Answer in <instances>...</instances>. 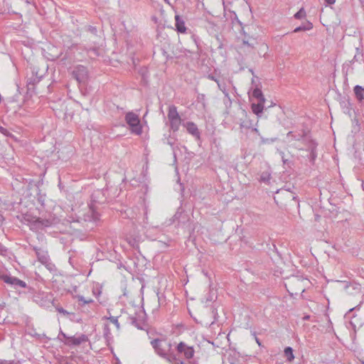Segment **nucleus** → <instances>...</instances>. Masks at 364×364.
<instances>
[{
  "label": "nucleus",
  "instance_id": "obj_1",
  "mask_svg": "<svg viewBox=\"0 0 364 364\" xmlns=\"http://www.w3.org/2000/svg\"><path fill=\"white\" fill-rule=\"evenodd\" d=\"M125 120L129 125L133 133L139 135L142 132V127L138 115L132 112H128L125 116Z\"/></svg>",
  "mask_w": 364,
  "mask_h": 364
},
{
  "label": "nucleus",
  "instance_id": "obj_2",
  "mask_svg": "<svg viewBox=\"0 0 364 364\" xmlns=\"http://www.w3.org/2000/svg\"><path fill=\"white\" fill-rule=\"evenodd\" d=\"M168 118L170 121L171 127L173 131L178 129L181 124V117L175 106H170L168 112Z\"/></svg>",
  "mask_w": 364,
  "mask_h": 364
},
{
  "label": "nucleus",
  "instance_id": "obj_3",
  "mask_svg": "<svg viewBox=\"0 0 364 364\" xmlns=\"http://www.w3.org/2000/svg\"><path fill=\"white\" fill-rule=\"evenodd\" d=\"M64 338V342L66 345H74L78 346L82 343L87 341V337L85 335H80L77 337L75 336H67L65 333H63Z\"/></svg>",
  "mask_w": 364,
  "mask_h": 364
},
{
  "label": "nucleus",
  "instance_id": "obj_4",
  "mask_svg": "<svg viewBox=\"0 0 364 364\" xmlns=\"http://www.w3.org/2000/svg\"><path fill=\"white\" fill-rule=\"evenodd\" d=\"M176 350L179 353H183L186 358H192L194 355V349L191 346H187L183 342H180L177 346Z\"/></svg>",
  "mask_w": 364,
  "mask_h": 364
},
{
  "label": "nucleus",
  "instance_id": "obj_5",
  "mask_svg": "<svg viewBox=\"0 0 364 364\" xmlns=\"http://www.w3.org/2000/svg\"><path fill=\"white\" fill-rule=\"evenodd\" d=\"M175 21H176V30L181 33H184L186 32V25H185V22L184 21H183L180 16L178 15H176L175 16Z\"/></svg>",
  "mask_w": 364,
  "mask_h": 364
},
{
  "label": "nucleus",
  "instance_id": "obj_6",
  "mask_svg": "<svg viewBox=\"0 0 364 364\" xmlns=\"http://www.w3.org/2000/svg\"><path fill=\"white\" fill-rule=\"evenodd\" d=\"M164 342L159 339H155L151 341V345L156 350V353L160 355H164L166 354L165 350L162 349Z\"/></svg>",
  "mask_w": 364,
  "mask_h": 364
},
{
  "label": "nucleus",
  "instance_id": "obj_7",
  "mask_svg": "<svg viewBox=\"0 0 364 364\" xmlns=\"http://www.w3.org/2000/svg\"><path fill=\"white\" fill-rule=\"evenodd\" d=\"M186 127L188 132L196 137H199V131L196 124L193 122H189L186 124Z\"/></svg>",
  "mask_w": 364,
  "mask_h": 364
},
{
  "label": "nucleus",
  "instance_id": "obj_8",
  "mask_svg": "<svg viewBox=\"0 0 364 364\" xmlns=\"http://www.w3.org/2000/svg\"><path fill=\"white\" fill-rule=\"evenodd\" d=\"M264 99H262L260 103L258 104H252V110L254 114L256 115H259L261 114L264 110Z\"/></svg>",
  "mask_w": 364,
  "mask_h": 364
},
{
  "label": "nucleus",
  "instance_id": "obj_9",
  "mask_svg": "<svg viewBox=\"0 0 364 364\" xmlns=\"http://www.w3.org/2000/svg\"><path fill=\"white\" fill-rule=\"evenodd\" d=\"M354 92H355L356 97L359 100H362L364 99V89L362 87H360L359 85H356L354 87Z\"/></svg>",
  "mask_w": 364,
  "mask_h": 364
},
{
  "label": "nucleus",
  "instance_id": "obj_10",
  "mask_svg": "<svg viewBox=\"0 0 364 364\" xmlns=\"http://www.w3.org/2000/svg\"><path fill=\"white\" fill-rule=\"evenodd\" d=\"M284 353H285L286 356L287 357L289 361H291L294 360V355L293 354V350L291 347H287L284 349Z\"/></svg>",
  "mask_w": 364,
  "mask_h": 364
},
{
  "label": "nucleus",
  "instance_id": "obj_11",
  "mask_svg": "<svg viewBox=\"0 0 364 364\" xmlns=\"http://www.w3.org/2000/svg\"><path fill=\"white\" fill-rule=\"evenodd\" d=\"M1 279H3V281L4 282L14 285V280L15 277H10L9 275H3L1 277Z\"/></svg>",
  "mask_w": 364,
  "mask_h": 364
},
{
  "label": "nucleus",
  "instance_id": "obj_12",
  "mask_svg": "<svg viewBox=\"0 0 364 364\" xmlns=\"http://www.w3.org/2000/svg\"><path fill=\"white\" fill-rule=\"evenodd\" d=\"M306 16V12L304 9H301L297 13L295 14L294 17L297 19L303 18Z\"/></svg>",
  "mask_w": 364,
  "mask_h": 364
},
{
  "label": "nucleus",
  "instance_id": "obj_13",
  "mask_svg": "<svg viewBox=\"0 0 364 364\" xmlns=\"http://www.w3.org/2000/svg\"><path fill=\"white\" fill-rule=\"evenodd\" d=\"M78 301L82 302L83 304H90L93 301L92 298H85L83 296H78Z\"/></svg>",
  "mask_w": 364,
  "mask_h": 364
},
{
  "label": "nucleus",
  "instance_id": "obj_14",
  "mask_svg": "<svg viewBox=\"0 0 364 364\" xmlns=\"http://www.w3.org/2000/svg\"><path fill=\"white\" fill-rule=\"evenodd\" d=\"M253 96L257 98L264 99L262 91L259 89H255L252 93Z\"/></svg>",
  "mask_w": 364,
  "mask_h": 364
},
{
  "label": "nucleus",
  "instance_id": "obj_15",
  "mask_svg": "<svg viewBox=\"0 0 364 364\" xmlns=\"http://www.w3.org/2000/svg\"><path fill=\"white\" fill-rule=\"evenodd\" d=\"M14 285L20 286L23 288L26 287V284L23 281L20 280L16 277L14 280Z\"/></svg>",
  "mask_w": 364,
  "mask_h": 364
},
{
  "label": "nucleus",
  "instance_id": "obj_16",
  "mask_svg": "<svg viewBox=\"0 0 364 364\" xmlns=\"http://www.w3.org/2000/svg\"><path fill=\"white\" fill-rule=\"evenodd\" d=\"M312 24L311 23H309V27L306 28V29L309 30L311 28H312ZM302 30H306L305 28H301V27H297L294 29V32L296 33V32H299L300 31H302Z\"/></svg>",
  "mask_w": 364,
  "mask_h": 364
},
{
  "label": "nucleus",
  "instance_id": "obj_17",
  "mask_svg": "<svg viewBox=\"0 0 364 364\" xmlns=\"http://www.w3.org/2000/svg\"><path fill=\"white\" fill-rule=\"evenodd\" d=\"M0 132L4 135H8V134H9L8 131L5 128H4L1 126H0Z\"/></svg>",
  "mask_w": 364,
  "mask_h": 364
},
{
  "label": "nucleus",
  "instance_id": "obj_18",
  "mask_svg": "<svg viewBox=\"0 0 364 364\" xmlns=\"http://www.w3.org/2000/svg\"><path fill=\"white\" fill-rule=\"evenodd\" d=\"M328 4H333L336 0H324Z\"/></svg>",
  "mask_w": 364,
  "mask_h": 364
},
{
  "label": "nucleus",
  "instance_id": "obj_19",
  "mask_svg": "<svg viewBox=\"0 0 364 364\" xmlns=\"http://www.w3.org/2000/svg\"><path fill=\"white\" fill-rule=\"evenodd\" d=\"M262 46L264 47V50L267 51L268 50V46L266 43H263Z\"/></svg>",
  "mask_w": 364,
  "mask_h": 364
},
{
  "label": "nucleus",
  "instance_id": "obj_20",
  "mask_svg": "<svg viewBox=\"0 0 364 364\" xmlns=\"http://www.w3.org/2000/svg\"><path fill=\"white\" fill-rule=\"evenodd\" d=\"M173 364H187V363L183 361H178V362L174 363Z\"/></svg>",
  "mask_w": 364,
  "mask_h": 364
}]
</instances>
